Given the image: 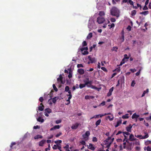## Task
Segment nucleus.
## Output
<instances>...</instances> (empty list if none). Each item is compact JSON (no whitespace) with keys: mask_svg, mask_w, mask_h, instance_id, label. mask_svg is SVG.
Segmentation results:
<instances>
[{"mask_svg":"<svg viewBox=\"0 0 151 151\" xmlns=\"http://www.w3.org/2000/svg\"><path fill=\"white\" fill-rule=\"evenodd\" d=\"M124 58L125 59H128L129 58V57H128L127 54H125L124 55Z\"/></svg>","mask_w":151,"mask_h":151,"instance_id":"obj_47","label":"nucleus"},{"mask_svg":"<svg viewBox=\"0 0 151 151\" xmlns=\"http://www.w3.org/2000/svg\"><path fill=\"white\" fill-rule=\"evenodd\" d=\"M140 70H139L135 74H136V76H138L139 75L140 73Z\"/></svg>","mask_w":151,"mask_h":151,"instance_id":"obj_59","label":"nucleus"},{"mask_svg":"<svg viewBox=\"0 0 151 151\" xmlns=\"http://www.w3.org/2000/svg\"><path fill=\"white\" fill-rule=\"evenodd\" d=\"M148 13H149L148 11H144V12H140V14H144L145 15H147L148 14Z\"/></svg>","mask_w":151,"mask_h":151,"instance_id":"obj_25","label":"nucleus"},{"mask_svg":"<svg viewBox=\"0 0 151 151\" xmlns=\"http://www.w3.org/2000/svg\"><path fill=\"white\" fill-rule=\"evenodd\" d=\"M88 148L92 150H94L95 149V148L93 146V144L91 143H90L89 144V145L88 146Z\"/></svg>","mask_w":151,"mask_h":151,"instance_id":"obj_16","label":"nucleus"},{"mask_svg":"<svg viewBox=\"0 0 151 151\" xmlns=\"http://www.w3.org/2000/svg\"><path fill=\"white\" fill-rule=\"evenodd\" d=\"M48 147H47V148H46L45 149V151H47L48 150H50V144H49L48 145Z\"/></svg>","mask_w":151,"mask_h":151,"instance_id":"obj_51","label":"nucleus"},{"mask_svg":"<svg viewBox=\"0 0 151 151\" xmlns=\"http://www.w3.org/2000/svg\"><path fill=\"white\" fill-rule=\"evenodd\" d=\"M149 137V135L147 134H146L145 135L142 137L141 138H140V139H145Z\"/></svg>","mask_w":151,"mask_h":151,"instance_id":"obj_28","label":"nucleus"},{"mask_svg":"<svg viewBox=\"0 0 151 151\" xmlns=\"http://www.w3.org/2000/svg\"><path fill=\"white\" fill-rule=\"evenodd\" d=\"M120 71V68L119 67V68H116L113 71V72L115 71L117 72V73H119Z\"/></svg>","mask_w":151,"mask_h":151,"instance_id":"obj_33","label":"nucleus"},{"mask_svg":"<svg viewBox=\"0 0 151 151\" xmlns=\"http://www.w3.org/2000/svg\"><path fill=\"white\" fill-rule=\"evenodd\" d=\"M82 45L84 47L87 45V43L85 41H84L82 43Z\"/></svg>","mask_w":151,"mask_h":151,"instance_id":"obj_37","label":"nucleus"},{"mask_svg":"<svg viewBox=\"0 0 151 151\" xmlns=\"http://www.w3.org/2000/svg\"><path fill=\"white\" fill-rule=\"evenodd\" d=\"M148 92H149V89H147L145 91L143 92V93L141 96V97H143L144 96H145V94L146 93H148Z\"/></svg>","mask_w":151,"mask_h":151,"instance_id":"obj_24","label":"nucleus"},{"mask_svg":"<svg viewBox=\"0 0 151 151\" xmlns=\"http://www.w3.org/2000/svg\"><path fill=\"white\" fill-rule=\"evenodd\" d=\"M58 149L59 150H60L61 149V145H57V149Z\"/></svg>","mask_w":151,"mask_h":151,"instance_id":"obj_63","label":"nucleus"},{"mask_svg":"<svg viewBox=\"0 0 151 151\" xmlns=\"http://www.w3.org/2000/svg\"><path fill=\"white\" fill-rule=\"evenodd\" d=\"M92 33L91 32L90 33L87 37L86 38L87 39H89L92 37Z\"/></svg>","mask_w":151,"mask_h":151,"instance_id":"obj_23","label":"nucleus"},{"mask_svg":"<svg viewBox=\"0 0 151 151\" xmlns=\"http://www.w3.org/2000/svg\"><path fill=\"white\" fill-rule=\"evenodd\" d=\"M106 119H109L110 121H112L114 117L112 116V117L111 118L110 116H108L106 117Z\"/></svg>","mask_w":151,"mask_h":151,"instance_id":"obj_32","label":"nucleus"},{"mask_svg":"<svg viewBox=\"0 0 151 151\" xmlns=\"http://www.w3.org/2000/svg\"><path fill=\"white\" fill-rule=\"evenodd\" d=\"M111 15L115 16L116 17H119V11L118 9L116 7H114L112 8L111 11Z\"/></svg>","mask_w":151,"mask_h":151,"instance_id":"obj_1","label":"nucleus"},{"mask_svg":"<svg viewBox=\"0 0 151 151\" xmlns=\"http://www.w3.org/2000/svg\"><path fill=\"white\" fill-rule=\"evenodd\" d=\"M118 48L117 47H113L112 50L113 51H115L116 52H117V50H118Z\"/></svg>","mask_w":151,"mask_h":151,"instance_id":"obj_36","label":"nucleus"},{"mask_svg":"<svg viewBox=\"0 0 151 151\" xmlns=\"http://www.w3.org/2000/svg\"><path fill=\"white\" fill-rule=\"evenodd\" d=\"M135 136L137 138H140H140H141L142 137V136L141 135H135Z\"/></svg>","mask_w":151,"mask_h":151,"instance_id":"obj_61","label":"nucleus"},{"mask_svg":"<svg viewBox=\"0 0 151 151\" xmlns=\"http://www.w3.org/2000/svg\"><path fill=\"white\" fill-rule=\"evenodd\" d=\"M67 96H68L69 97L68 98V99L67 100V101H68V104H70V99L72 98V95L71 94H68L67 95Z\"/></svg>","mask_w":151,"mask_h":151,"instance_id":"obj_17","label":"nucleus"},{"mask_svg":"<svg viewBox=\"0 0 151 151\" xmlns=\"http://www.w3.org/2000/svg\"><path fill=\"white\" fill-rule=\"evenodd\" d=\"M90 135V132L89 131H87L83 135V137L84 138H86L88 137Z\"/></svg>","mask_w":151,"mask_h":151,"instance_id":"obj_15","label":"nucleus"},{"mask_svg":"<svg viewBox=\"0 0 151 151\" xmlns=\"http://www.w3.org/2000/svg\"><path fill=\"white\" fill-rule=\"evenodd\" d=\"M128 2L131 5H133L134 2H133L131 0H129L128 1Z\"/></svg>","mask_w":151,"mask_h":151,"instance_id":"obj_42","label":"nucleus"},{"mask_svg":"<svg viewBox=\"0 0 151 151\" xmlns=\"http://www.w3.org/2000/svg\"><path fill=\"white\" fill-rule=\"evenodd\" d=\"M46 140H42L40 141L39 144V145L40 146H43L44 144L45 143Z\"/></svg>","mask_w":151,"mask_h":151,"instance_id":"obj_18","label":"nucleus"},{"mask_svg":"<svg viewBox=\"0 0 151 151\" xmlns=\"http://www.w3.org/2000/svg\"><path fill=\"white\" fill-rule=\"evenodd\" d=\"M81 144L82 145H85L86 144V142L82 140L80 142Z\"/></svg>","mask_w":151,"mask_h":151,"instance_id":"obj_46","label":"nucleus"},{"mask_svg":"<svg viewBox=\"0 0 151 151\" xmlns=\"http://www.w3.org/2000/svg\"><path fill=\"white\" fill-rule=\"evenodd\" d=\"M131 27L130 25H129L127 27V29L129 31H130L131 30Z\"/></svg>","mask_w":151,"mask_h":151,"instance_id":"obj_55","label":"nucleus"},{"mask_svg":"<svg viewBox=\"0 0 151 151\" xmlns=\"http://www.w3.org/2000/svg\"><path fill=\"white\" fill-rule=\"evenodd\" d=\"M147 151H151V147L148 146L147 148Z\"/></svg>","mask_w":151,"mask_h":151,"instance_id":"obj_53","label":"nucleus"},{"mask_svg":"<svg viewBox=\"0 0 151 151\" xmlns=\"http://www.w3.org/2000/svg\"><path fill=\"white\" fill-rule=\"evenodd\" d=\"M57 145H54L52 148L54 150H56L57 149Z\"/></svg>","mask_w":151,"mask_h":151,"instance_id":"obj_58","label":"nucleus"},{"mask_svg":"<svg viewBox=\"0 0 151 151\" xmlns=\"http://www.w3.org/2000/svg\"><path fill=\"white\" fill-rule=\"evenodd\" d=\"M52 86H53V89L55 91H58V89L57 88H56V87L55 85V84H53V85H52Z\"/></svg>","mask_w":151,"mask_h":151,"instance_id":"obj_34","label":"nucleus"},{"mask_svg":"<svg viewBox=\"0 0 151 151\" xmlns=\"http://www.w3.org/2000/svg\"><path fill=\"white\" fill-rule=\"evenodd\" d=\"M88 59L89 60V61H90V63H93L96 62L95 58H91L90 55H89L88 56Z\"/></svg>","mask_w":151,"mask_h":151,"instance_id":"obj_6","label":"nucleus"},{"mask_svg":"<svg viewBox=\"0 0 151 151\" xmlns=\"http://www.w3.org/2000/svg\"><path fill=\"white\" fill-rule=\"evenodd\" d=\"M147 5L145 4V6H144V7L143 8V10H146L148 9V8L147 6H146Z\"/></svg>","mask_w":151,"mask_h":151,"instance_id":"obj_56","label":"nucleus"},{"mask_svg":"<svg viewBox=\"0 0 151 151\" xmlns=\"http://www.w3.org/2000/svg\"><path fill=\"white\" fill-rule=\"evenodd\" d=\"M99 15H100V16H101L104 15H105V13L104 11H101L99 12Z\"/></svg>","mask_w":151,"mask_h":151,"instance_id":"obj_27","label":"nucleus"},{"mask_svg":"<svg viewBox=\"0 0 151 151\" xmlns=\"http://www.w3.org/2000/svg\"><path fill=\"white\" fill-rule=\"evenodd\" d=\"M37 121L39 122H44V120L41 117H39L37 119Z\"/></svg>","mask_w":151,"mask_h":151,"instance_id":"obj_21","label":"nucleus"},{"mask_svg":"<svg viewBox=\"0 0 151 151\" xmlns=\"http://www.w3.org/2000/svg\"><path fill=\"white\" fill-rule=\"evenodd\" d=\"M60 127L59 125H55L53 127L51 128L50 130V131H52L56 129H59Z\"/></svg>","mask_w":151,"mask_h":151,"instance_id":"obj_19","label":"nucleus"},{"mask_svg":"<svg viewBox=\"0 0 151 151\" xmlns=\"http://www.w3.org/2000/svg\"><path fill=\"white\" fill-rule=\"evenodd\" d=\"M129 114H126L125 115L122 116V118L123 119H127L129 117Z\"/></svg>","mask_w":151,"mask_h":151,"instance_id":"obj_30","label":"nucleus"},{"mask_svg":"<svg viewBox=\"0 0 151 151\" xmlns=\"http://www.w3.org/2000/svg\"><path fill=\"white\" fill-rule=\"evenodd\" d=\"M139 115L137 114L136 113H134L132 116V119H135L136 120L135 122H137V120L138 119V118L139 117Z\"/></svg>","mask_w":151,"mask_h":151,"instance_id":"obj_7","label":"nucleus"},{"mask_svg":"<svg viewBox=\"0 0 151 151\" xmlns=\"http://www.w3.org/2000/svg\"><path fill=\"white\" fill-rule=\"evenodd\" d=\"M68 77L69 78H70L72 77V75L70 73V72L69 73Z\"/></svg>","mask_w":151,"mask_h":151,"instance_id":"obj_60","label":"nucleus"},{"mask_svg":"<svg viewBox=\"0 0 151 151\" xmlns=\"http://www.w3.org/2000/svg\"><path fill=\"white\" fill-rule=\"evenodd\" d=\"M63 76L61 75H60L59 77L57 79V82L59 83H60L61 84H64V82H63Z\"/></svg>","mask_w":151,"mask_h":151,"instance_id":"obj_5","label":"nucleus"},{"mask_svg":"<svg viewBox=\"0 0 151 151\" xmlns=\"http://www.w3.org/2000/svg\"><path fill=\"white\" fill-rule=\"evenodd\" d=\"M62 141L61 140H58L57 141H55L54 142L55 144L59 143L60 144L62 143Z\"/></svg>","mask_w":151,"mask_h":151,"instance_id":"obj_38","label":"nucleus"},{"mask_svg":"<svg viewBox=\"0 0 151 151\" xmlns=\"http://www.w3.org/2000/svg\"><path fill=\"white\" fill-rule=\"evenodd\" d=\"M84 83V84H80L79 85V88H80L82 89L85 87L86 86L88 87H90V85H88V84L89 83V82H86Z\"/></svg>","mask_w":151,"mask_h":151,"instance_id":"obj_4","label":"nucleus"},{"mask_svg":"<svg viewBox=\"0 0 151 151\" xmlns=\"http://www.w3.org/2000/svg\"><path fill=\"white\" fill-rule=\"evenodd\" d=\"M44 109V106H40L38 107V110L40 111H42Z\"/></svg>","mask_w":151,"mask_h":151,"instance_id":"obj_29","label":"nucleus"},{"mask_svg":"<svg viewBox=\"0 0 151 151\" xmlns=\"http://www.w3.org/2000/svg\"><path fill=\"white\" fill-rule=\"evenodd\" d=\"M16 144V143L15 142H12L11 143V145H10V147L11 148H12V147L13 145H15Z\"/></svg>","mask_w":151,"mask_h":151,"instance_id":"obj_57","label":"nucleus"},{"mask_svg":"<svg viewBox=\"0 0 151 151\" xmlns=\"http://www.w3.org/2000/svg\"><path fill=\"white\" fill-rule=\"evenodd\" d=\"M62 133L61 132H59V133L55 135V137H59L60 136V135H62Z\"/></svg>","mask_w":151,"mask_h":151,"instance_id":"obj_41","label":"nucleus"},{"mask_svg":"<svg viewBox=\"0 0 151 151\" xmlns=\"http://www.w3.org/2000/svg\"><path fill=\"white\" fill-rule=\"evenodd\" d=\"M136 13V12L135 10H133L132 12L131 15L132 16H134Z\"/></svg>","mask_w":151,"mask_h":151,"instance_id":"obj_31","label":"nucleus"},{"mask_svg":"<svg viewBox=\"0 0 151 151\" xmlns=\"http://www.w3.org/2000/svg\"><path fill=\"white\" fill-rule=\"evenodd\" d=\"M39 101L41 102H42L43 101V99L42 97H41L39 99Z\"/></svg>","mask_w":151,"mask_h":151,"instance_id":"obj_54","label":"nucleus"},{"mask_svg":"<svg viewBox=\"0 0 151 151\" xmlns=\"http://www.w3.org/2000/svg\"><path fill=\"white\" fill-rule=\"evenodd\" d=\"M110 114V113H108V114H99V115H96V116H95V118H98L99 117V116H100V117H102V116H105V115H108V114Z\"/></svg>","mask_w":151,"mask_h":151,"instance_id":"obj_20","label":"nucleus"},{"mask_svg":"<svg viewBox=\"0 0 151 151\" xmlns=\"http://www.w3.org/2000/svg\"><path fill=\"white\" fill-rule=\"evenodd\" d=\"M110 21L111 22H114L116 21V19L115 18H111Z\"/></svg>","mask_w":151,"mask_h":151,"instance_id":"obj_44","label":"nucleus"},{"mask_svg":"<svg viewBox=\"0 0 151 151\" xmlns=\"http://www.w3.org/2000/svg\"><path fill=\"white\" fill-rule=\"evenodd\" d=\"M77 67L78 68H79L80 67H83V65L81 64H78L77 65Z\"/></svg>","mask_w":151,"mask_h":151,"instance_id":"obj_48","label":"nucleus"},{"mask_svg":"<svg viewBox=\"0 0 151 151\" xmlns=\"http://www.w3.org/2000/svg\"><path fill=\"white\" fill-rule=\"evenodd\" d=\"M64 148L65 149H69V145H67L65 146L64 147Z\"/></svg>","mask_w":151,"mask_h":151,"instance_id":"obj_64","label":"nucleus"},{"mask_svg":"<svg viewBox=\"0 0 151 151\" xmlns=\"http://www.w3.org/2000/svg\"><path fill=\"white\" fill-rule=\"evenodd\" d=\"M105 21L104 18L102 16H100L97 18V22L99 24L103 23Z\"/></svg>","mask_w":151,"mask_h":151,"instance_id":"obj_3","label":"nucleus"},{"mask_svg":"<svg viewBox=\"0 0 151 151\" xmlns=\"http://www.w3.org/2000/svg\"><path fill=\"white\" fill-rule=\"evenodd\" d=\"M135 82L134 81H133L132 82V83H131V86H134L135 84Z\"/></svg>","mask_w":151,"mask_h":151,"instance_id":"obj_62","label":"nucleus"},{"mask_svg":"<svg viewBox=\"0 0 151 151\" xmlns=\"http://www.w3.org/2000/svg\"><path fill=\"white\" fill-rule=\"evenodd\" d=\"M133 126V125L130 124L129 126H127L126 127V130L128 132H131V129Z\"/></svg>","mask_w":151,"mask_h":151,"instance_id":"obj_12","label":"nucleus"},{"mask_svg":"<svg viewBox=\"0 0 151 151\" xmlns=\"http://www.w3.org/2000/svg\"><path fill=\"white\" fill-rule=\"evenodd\" d=\"M114 134H114H113V135L111 136V137H108V138L107 139H106V142H108V141H109V140L111 138V137H112L113 136V135Z\"/></svg>","mask_w":151,"mask_h":151,"instance_id":"obj_49","label":"nucleus"},{"mask_svg":"<svg viewBox=\"0 0 151 151\" xmlns=\"http://www.w3.org/2000/svg\"><path fill=\"white\" fill-rule=\"evenodd\" d=\"M88 47H83L81 48L80 49V50L82 52V54L83 55H86L88 53V52L87 51L88 50Z\"/></svg>","mask_w":151,"mask_h":151,"instance_id":"obj_2","label":"nucleus"},{"mask_svg":"<svg viewBox=\"0 0 151 151\" xmlns=\"http://www.w3.org/2000/svg\"><path fill=\"white\" fill-rule=\"evenodd\" d=\"M114 89L113 87H112L109 90V92L107 94V96H109L111 95L112 94V92L113 91Z\"/></svg>","mask_w":151,"mask_h":151,"instance_id":"obj_11","label":"nucleus"},{"mask_svg":"<svg viewBox=\"0 0 151 151\" xmlns=\"http://www.w3.org/2000/svg\"><path fill=\"white\" fill-rule=\"evenodd\" d=\"M45 111V112H46L48 113V114H50L52 112L51 110L49 108L46 109Z\"/></svg>","mask_w":151,"mask_h":151,"instance_id":"obj_22","label":"nucleus"},{"mask_svg":"<svg viewBox=\"0 0 151 151\" xmlns=\"http://www.w3.org/2000/svg\"><path fill=\"white\" fill-rule=\"evenodd\" d=\"M92 140L93 142H97V139L96 137H93V138Z\"/></svg>","mask_w":151,"mask_h":151,"instance_id":"obj_50","label":"nucleus"},{"mask_svg":"<svg viewBox=\"0 0 151 151\" xmlns=\"http://www.w3.org/2000/svg\"><path fill=\"white\" fill-rule=\"evenodd\" d=\"M125 59L123 58V59L122 60L120 63V65H122L125 62Z\"/></svg>","mask_w":151,"mask_h":151,"instance_id":"obj_39","label":"nucleus"},{"mask_svg":"<svg viewBox=\"0 0 151 151\" xmlns=\"http://www.w3.org/2000/svg\"><path fill=\"white\" fill-rule=\"evenodd\" d=\"M108 26H110V29L111 28L114 27L115 26V24H114L113 23H112L110 25H109Z\"/></svg>","mask_w":151,"mask_h":151,"instance_id":"obj_52","label":"nucleus"},{"mask_svg":"<svg viewBox=\"0 0 151 151\" xmlns=\"http://www.w3.org/2000/svg\"><path fill=\"white\" fill-rule=\"evenodd\" d=\"M123 134L124 135H129L130 134L128 132H123Z\"/></svg>","mask_w":151,"mask_h":151,"instance_id":"obj_43","label":"nucleus"},{"mask_svg":"<svg viewBox=\"0 0 151 151\" xmlns=\"http://www.w3.org/2000/svg\"><path fill=\"white\" fill-rule=\"evenodd\" d=\"M94 24V22H93L91 23L90 22L88 24V27L90 29H92L93 28V26Z\"/></svg>","mask_w":151,"mask_h":151,"instance_id":"obj_10","label":"nucleus"},{"mask_svg":"<svg viewBox=\"0 0 151 151\" xmlns=\"http://www.w3.org/2000/svg\"><path fill=\"white\" fill-rule=\"evenodd\" d=\"M129 140L130 141L132 142L134 140H137L136 138H135L134 137V135L133 134H131L129 137Z\"/></svg>","mask_w":151,"mask_h":151,"instance_id":"obj_8","label":"nucleus"},{"mask_svg":"<svg viewBox=\"0 0 151 151\" xmlns=\"http://www.w3.org/2000/svg\"><path fill=\"white\" fill-rule=\"evenodd\" d=\"M42 135H37L35 137L34 139H37L39 138H42Z\"/></svg>","mask_w":151,"mask_h":151,"instance_id":"obj_26","label":"nucleus"},{"mask_svg":"<svg viewBox=\"0 0 151 151\" xmlns=\"http://www.w3.org/2000/svg\"><path fill=\"white\" fill-rule=\"evenodd\" d=\"M83 81L84 83L86 82H89V83L88 84V85H90V87H91V86L92 83V81H89V78H86V80H84Z\"/></svg>","mask_w":151,"mask_h":151,"instance_id":"obj_13","label":"nucleus"},{"mask_svg":"<svg viewBox=\"0 0 151 151\" xmlns=\"http://www.w3.org/2000/svg\"><path fill=\"white\" fill-rule=\"evenodd\" d=\"M77 72L80 75H83L85 72L84 70L82 69H78Z\"/></svg>","mask_w":151,"mask_h":151,"instance_id":"obj_14","label":"nucleus"},{"mask_svg":"<svg viewBox=\"0 0 151 151\" xmlns=\"http://www.w3.org/2000/svg\"><path fill=\"white\" fill-rule=\"evenodd\" d=\"M79 123H75L73 124L71 127L72 129H76L79 126Z\"/></svg>","mask_w":151,"mask_h":151,"instance_id":"obj_9","label":"nucleus"},{"mask_svg":"<svg viewBox=\"0 0 151 151\" xmlns=\"http://www.w3.org/2000/svg\"><path fill=\"white\" fill-rule=\"evenodd\" d=\"M52 101L53 103H55L56 102V97H55L52 99Z\"/></svg>","mask_w":151,"mask_h":151,"instance_id":"obj_45","label":"nucleus"},{"mask_svg":"<svg viewBox=\"0 0 151 151\" xmlns=\"http://www.w3.org/2000/svg\"><path fill=\"white\" fill-rule=\"evenodd\" d=\"M69 90V87L68 86H66L65 88V91L67 92Z\"/></svg>","mask_w":151,"mask_h":151,"instance_id":"obj_35","label":"nucleus"},{"mask_svg":"<svg viewBox=\"0 0 151 151\" xmlns=\"http://www.w3.org/2000/svg\"><path fill=\"white\" fill-rule=\"evenodd\" d=\"M101 69L103 70L104 72H107V69L104 67H102L101 68Z\"/></svg>","mask_w":151,"mask_h":151,"instance_id":"obj_40","label":"nucleus"}]
</instances>
